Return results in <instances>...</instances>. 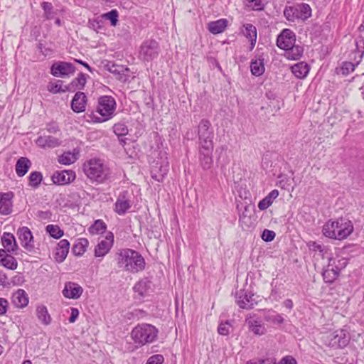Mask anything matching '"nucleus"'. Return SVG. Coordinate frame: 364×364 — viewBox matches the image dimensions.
I'll return each mask as SVG.
<instances>
[{
    "mask_svg": "<svg viewBox=\"0 0 364 364\" xmlns=\"http://www.w3.org/2000/svg\"><path fill=\"white\" fill-rule=\"evenodd\" d=\"M82 170L85 176L93 182L102 183L110 177V170L104 161L97 158L90 159L84 162Z\"/></svg>",
    "mask_w": 364,
    "mask_h": 364,
    "instance_id": "f257e3e1",
    "label": "nucleus"
},
{
    "mask_svg": "<svg viewBox=\"0 0 364 364\" xmlns=\"http://www.w3.org/2000/svg\"><path fill=\"white\" fill-rule=\"evenodd\" d=\"M117 263L119 267L132 273L144 270L146 264L144 257L138 252L131 249L120 251Z\"/></svg>",
    "mask_w": 364,
    "mask_h": 364,
    "instance_id": "f03ea898",
    "label": "nucleus"
},
{
    "mask_svg": "<svg viewBox=\"0 0 364 364\" xmlns=\"http://www.w3.org/2000/svg\"><path fill=\"white\" fill-rule=\"evenodd\" d=\"M116 101L112 96L104 95L98 98L95 112H92L89 117L94 123H102L114 116Z\"/></svg>",
    "mask_w": 364,
    "mask_h": 364,
    "instance_id": "7ed1b4c3",
    "label": "nucleus"
},
{
    "mask_svg": "<svg viewBox=\"0 0 364 364\" xmlns=\"http://www.w3.org/2000/svg\"><path fill=\"white\" fill-rule=\"evenodd\" d=\"M353 231L350 220L339 218L336 221H328L323 227V233L326 237L336 240H343Z\"/></svg>",
    "mask_w": 364,
    "mask_h": 364,
    "instance_id": "20e7f679",
    "label": "nucleus"
},
{
    "mask_svg": "<svg viewBox=\"0 0 364 364\" xmlns=\"http://www.w3.org/2000/svg\"><path fill=\"white\" fill-rule=\"evenodd\" d=\"M159 331L153 325L141 323L135 326L132 332L131 336L134 343L144 346L154 342L158 336Z\"/></svg>",
    "mask_w": 364,
    "mask_h": 364,
    "instance_id": "39448f33",
    "label": "nucleus"
},
{
    "mask_svg": "<svg viewBox=\"0 0 364 364\" xmlns=\"http://www.w3.org/2000/svg\"><path fill=\"white\" fill-rule=\"evenodd\" d=\"M346 264L344 259L329 258L328 264L322 273L324 282L326 283L333 282L338 277L340 271L346 267Z\"/></svg>",
    "mask_w": 364,
    "mask_h": 364,
    "instance_id": "423d86ee",
    "label": "nucleus"
},
{
    "mask_svg": "<svg viewBox=\"0 0 364 364\" xmlns=\"http://www.w3.org/2000/svg\"><path fill=\"white\" fill-rule=\"evenodd\" d=\"M349 341V333L344 329L336 330L326 336L324 339L326 345L335 349L346 347Z\"/></svg>",
    "mask_w": 364,
    "mask_h": 364,
    "instance_id": "0eeeda50",
    "label": "nucleus"
},
{
    "mask_svg": "<svg viewBox=\"0 0 364 364\" xmlns=\"http://www.w3.org/2000/svg\"><path fill=\"white\" fill-rule=\"evenodd\" d=\"M198 146H214V131L210 122L202 119L198 126Z\"/></svg>",
    "mask_w": 364,
    "mask_h": 364,
    "instance_id": "6e6552de",
    "label": "nucleus"
},
{
    "mask_svg": "<svg viewBox=\"0 0 364 364\" xmlns=\"http://www.w3.org/2000/svg\"><path fill=\"white\" fill-rule=\"evenodd\" d=\"M159 53V45L155 40H146L140 46L139 57L144 61H151Z\"/></svg>",
    "mask_w": 364,
    "mask_h": 364,
    "instance_id": "1a4fd4ad",
    "label": "nucleus"
},
{
    "mask_svg": "<svg viewBox=\"0 0 364 364\" xmlns=\"http://www.w3.org/2000/svg\"><path fill=\"white\" fill-rule=\"evenodd\" d=\"M235 301L240 309H251L257 304L258 296L245 289H240L235 292Z\"/></svg>",
    "mask_w": 364,
    "mask_h": 364,
    "instance_id": "9d476101",
    "label": "nucleus"
},
{
    "mask_svg": "<svg viewBox=\"0 0 364 364\" xmlns=\"http://www.w3.org/2000/svg\"><path fill=\"white\" fill-rule=\"evenodd\" d=\"M214 146H198V161L201 168L206 171L209 170L213 164V151Z\"/></svg>",
    "mask_w": 364,
    "mask_h": 364,
    "instance_id": "9b49d317",
    "label": "nucleus"
},
{
    "mask_svg": "<svg viewBox=\"0 0 364 364\" xmlns=\"http://www.w3.org/2000/svg\"><path fill=\"white\" fill-rule=\"evenodd\" d=\"M296 42V35L290 29L285 28L278 36L277 46L284 50L293 47Z\"/></svg>",
    "mask_w": 364,
    "mask_h": 364,
    "instance_id": "f8f14e48",
    "label": "nucleus"
},
{
    "mask_svg": "<svg viewBox=\"0 0 364 364\" xmlns=\"http://www.w3.org/2000/svg\"><path fill=\"white\" fill-rule=\"evenodd\" d=\"M75 68L70 63L58 62L50 68V73L55 77H65L75 73Z\"/></svg>",
    "mask_w": 364,
    "mask_h": 364,
    "instance_id": "ddd939ff",
    "label": "nucleus"
},
{
    "mask_svg": "<svg viewBox=\"0 0 364 364\" xmlns=\"http://www.w3.org/2000/svg\"><path fill=\"white\" fill-rule=\"evenodd\" d=\"M132 207V202L128 191L119 193L114 203V211L119 215H124Z\"/></svg>",
    "mask_w": 364,
    "mask_h": 364,
    "instance_id": "4468645a",
    "label": "nucleus"
},
{
    "mask_svg": "<svg viewBox=\"0 0 364 364\" xmlns=\"http://www.w3.org/2000/svg\"><path fill=\"white\" fill-rule=\"evenodd\" d=\"M18 238L23 248L31 252L34 249V240L31 231L28 227H22L18 230Z\"/></svg>",
    "mask_w": 364,
    "mask_h": 364,
    "instance_id": "2eb2a0df",
    "label": "nucleus"
},
{
    "mask_svg": "<svg viewBox=\"0 0 364 364\" xmlns=\"http://www.w3.org/2000/svg\"><path fill=\"white\" fill-rule=\"evenodd\" d=\"M169 170V163L166 159L161 164L156 162L151 169V174L152 178L156 181L161 182L164 180V177L167 175Z\"/></svg>",
    "mask_w": 364,
    "mask_h": 364,
    "instance_id": "dca6fc26",
    "label": "nucleus"
},
{
    "mask_svg": "<svg viewBox=\"0 0 364 364\" xmlns=\"http://www.w3.org/2000/svg\"><path fill=\"white\" fill-rule=\"evenodd\" d=\"M114 235L112 232H108L105 239L102 240L95 248V257H104L106 255L113 245Z\"/></svg>",
    "mask_w": 364,
    "mask_h": 364,
    "instance_id": "f3484780",
    "label": "nucleus"
},
{
    "mask_svg": "<svg viewBox=\"0 0 364 364\" xmlns=\"http://www.w3.org/2000/svg\"><path fill=\"white\" fill-rule=\"evenodd\" d=\"M14 193L11 191L0 193V214L10 215L13 211Z\"/></svg>",
    "mask_w": 364,
    "mask_h": 364,
    "instance_id": "a211bd4d",
    "label": "nucleus"
},
{
    "mask_svg": "<svg viewBox=\"0 0 364 364\" xmlns=\"http://www.w3.org/2000/svg\"><path fill=\"white\" fill-rule=\"evenodd\" d=\"M83 292V289L78 284L68 282L65 284L64 289L62 291L63 295L68 299H77Z\"/></svg>",
    "mask_w": 364,
    "mask_h": 364,
    "instance_id": "6ab92c4d",
    "label": "nucleus"
},
{
    "mask_svg": "<svg viewBox=\"0 0 364 364\" xmlns=\"http://www.w3.org/2000/svg\"><path fill=\"white\" fill-rule=\"evenodd\" d=\"M75 178V173L73 171H55L52 176V181L55 184L65 185L73 181Z\"/></svg>",
    "mask_w": 364,
    "mask_h": 364,
    "instance_id": "aec40b11",
    "label": "nucleus"
},
{
    "mask_svg": "<svg viewBox=\"0 0 364 364\" xmlns=\"http://www.w3.org/2000/svg\"><path fill=\"white\" fill-rule=\"evenodd\" d=\"M87 102L86 95L82 92H77L71 101L73 111L76 113L84 112L86 108Z\"/></svg>",
    "mask_w": 364,
    "mask_h": 364,
    "instance_id": "412c9836",
    "label": "nucleus"
},
{
    "mask_svg": "<svg viewBox=\"0 0 364 364\" xmlns=\"http://www.w3.org/2000/svg\"><path fill=\"white\" fill-rule=\"evenodd\" d=\"M245 322L248 326L249 330L255 335L262 336L266 333V328L260 320L250 316L246 318Z\"/></svg>",
    "mask_w": 364,
    "mask_h": 364,
    "instance_id": "4be33fe9",
    "label": "nucleus"
},
{
    "mask_svg": "<svg viewBox=\"0 0 364 364\" xmlns=\"http://www.w3.org/2000/svg\"><path fill=\"white\" fill-rule=\"evenodd\" d=\"M296 20L305 21L311 17V9L308 4L301 3L293 6Z\"/></svg>",
    "mask_w": 364,
    "mask_h": 364,
    "instance_id": "5701e85b",
    "label": "nucleus"
},
{
    "mask_svg": "<svg viewBox=\"0 0 364 364\" xmlns=\"http://www.w3.org/2000/svg\"><path fill=\"white\" fill-rule=\"evenodd\" d=\"M133 289L140 297H144L151 289V282L147 277L143 278L134 285Z\"/></svg>",
    "mask_w": 364,
    "mask_h": 364,
    "instance_id": "b1692460",
    "label": "nucleus"
},
{
    "mask_svg": "<svg viewBox=\"0 0 364 364\" xmlns=\"http://www.w3.org/2000/svg\"><path fill=\"white\" fill-rule=\"evenodd\" d=\"M70 249V242L68 240L63 239L61 240L57 245L56 252H55V260L58 262H63L69 252Z\"/></svg>",
    "mask_w": 364,
    "mask_h": 364,
    "instance_id": "393cba45",
    "label": "nucleus"
},
{
    "mask_svg": "<svg viewBox=\"0 0 364 364\" xmlns=\"http://www.w3.org/2000/svg\"><path fill=\"white\" fill-rule=\"evenodd\" d=\"M13 304L17 308H23L28 304V297L23 289H18L11 296Z\"/></svg>",
    "mask_w": 364,
    "mask_h": 364,
    "instance_id": "a878e982",
    "label": "nucleus"
},
{
    "mask_svg": "<svg viewBox=\"0 0 364 364\" xmlns=\"http://www.w3.org/2000/svg\"><path fill=\"white\" fill-rule=\"evenodd\" d=\"M2 245L8 252L14 253L18 249L15 237L10 232H4L1 236Z\"/></svg>",
    "mask_w": 364,
    "mask_h": 364,
    "instance_id": "bb28decb",
    "label": "nucleus"
},
{
    "mask_svg": "<svg viewBox=\"0 0 364 364\" xmlns=\"http://www.w3.org/2000/svg\"><path fill=\"white\" fill-rule=\"evenodd\" d=\"M36 144L41 148H54L60 145V141L52 136H40Z\"/></svg>",
    "mask_w": 364,
    "mask_h": 364,
    "instance_id": "cd10ccee",
    "label": "nucleus"
},
{
    "mask_svg": "<svg viewBox=\"0 0 364 364\" xmlns=\"http://www.w3.org/2000/svg\"><path fill=\"white\" fill-rule=\"evenodd\" d=\"M292 73L299 79L306 77L309 72V65L305 62H299L291 68Z\"/></svg>",
    "mask_w": 364,
    "mask_h": 364,
    "instance_id": "c85d7f7f",
    "label": "nucleus"
},
{
    "mask_svg": "<svg viewBox=\"0 0 364 364\" xmlns=\"http://www.w3.org/2000/svg\"><path fill=\"white\" fill-rule=\"evenodd\" d=\"M31 166V161L26 157H21L19 158L16 164L15 169L16 173L18 176L22 177L26 175V173L29 170Z\"/></svg>",
    "mask_w": 364,
    "mask_h": 364,
    "instance_id": "c756f323",
    "label": "nucleus"
},
{
    "mask_svg": "<svg viewBox=\"0 0 364 364\" xmlns=\"http://www.w3.org/2000/svg\"><path fill=\"white\" fill-rule=\"evenodd\" d=\"M228 25V21L221 18L215 21H210L208 25V31L213 34H218L223 33Z\"/></svg>",
    "mask_w": 364,
    "mask_h": 364,
    "instance_id": "7c9ffc66",
    "label": "nucleus"
},
{
    "mask_svg": "<svg viewBox=\"0 0 364 364\" xmlns=\"http://www.w3.org/2000/svg\"><path fill=\"white\" fill-rule=\"evenodd\" d=\"M279 191L277 189L272 190L267 196L261 200L258 203V208L260 210H264L267 209L274 202V200L278 197Z\"/></svg>",
    "mask_w": 364,
    "mask_h": 364,
    "instance_id": "2f4dec72",
    "label": "nucleus"
},
{
    "mask_svg": "<svg viewBox=\"0 0 364 364\" xmlns=\"http://www.w3.org/2000/svg\"><path fill=\"white\" fill-rule=\"evenodd\" d=\"M105 67L109 73L117 75L119 80H123V77L126 76L124 73L129 71L127 68H124L122 65H117L111 62H108Z\"/></svg>",
    "mask_w": 364,
    "mask_h": 364,
    "instance_id": "473e14b6",
    "label": "nucleus"
},
{
    "mask_svg": "<svg viewBox=\"0 0 364 364\" xmlns=\"http://www.w3.org/2000/svg\"><path fill=\"white\" fill-rule=\"evenodd\" d=\"M243 26L245 28L244 35L250 41V50H252L254 48L257 41V28L250 23L245 24Z\"/></svg>",
    "mask_w": 364,
    "mask_h": 364,
    "instance_id": "72a5a7b5",
    "label": "nucleus"
},
{
    "mask_svg": "<svg viewBox=\"0 0 364 364\" xmlns=\"http://www.w3.org/2000/svg\"><path fill=\"white\" fill-rule=\"evenodd\" d=\"M89 242L86 238H79L73 245L72 251L75 255L80 256L85 253Z\"/></svg>",
    "mask_w": 364,
    "mask_h": 364,
    "instance_id": "f704fd0d",
    "label": "nucleus"
},
{
    "mask_svg": "<svg viewBox=\"0 0 364 364\" xmlns=\"http://www.w3.org/2000/svg\"><path fill=\"white\" fill-rule=\"evenodd\" d=\"M87 79L85 74L80 73L68 86L70 88V92L76 90H82L85 85Z\"/></svg>",
    "mask_w": 364,
    "mask_h": 364,
    "instance_id": "c9c22d12",
    "label": "nucleus"
},
{
    "mask_svg": "<svg viewBox=\"0 0 364 364\" xmlns=\"http://www.w3.org/2000/svg\"><path fill=\"white\" fill-rule=\"evenodd\" d=\"M36 316L39 321L44 325H48L51 322V317L48 314L46 306L41 305L36 308Z\"/></svg>",
    "mask_w": 364,
    "mask_h": 364,
    "instance_id": "e433bc0d",
    "label": "nucleus"
},
{
    "mask_svg": "<svg viewBox=\"0 0 364 364\" xmlns=\"http://www.w3.org/2000/svg\"><path fill=\"white\" fill-rule=\"evenodd\" d=\"M251 73L253 75L260 76L264 72V59H256L250 64Z\"/></svg>",
    "mask_w": 364,
    "mask_h": 364,
    "instance_id": "4c0bfd02",
    "label": "nucleus"
},
{
    "mask_svg": "<svg viewBox=\"0 0 364 364\" xmlns=\"http://www.w3.org/2000/svg\"><path fill=\"white\" fill-rule=\"evenodd\" d=\"M47 89L53 94L70 92V88L68 85L63 87L61 80H58L55 82H49Z\"/></svg>",
    "mask_w": 364,
    "mask_h": 364,
    "instance_id": "58836bf2",
    "label": "nucleus"
},
{
    "mask_svg": "<svg viewBox=\"0 0 364 364\" xmlns=\"http://www.w3.org/2000/svg\"><path fill=\"white\" fill-rule=\"evenodd\" d=\"M285 55L289 60H297L299 59L303 54V48L299 46H293V47L289 48V50H286Z\"/></svg>",
    "mask_w": 364,
    "mask_h": 364,
    "instance_id": "ea45409f",
    "label": "nucleus"
},
{
    "mask_svg": "<svg viewBox=\"0 0 364 364\" xmlns=\"http://www.w3.org/2000/svg\"><path fill=\"white\" fill-rule=\"evenodd\" d=\"M43 180L42 173L39 171H33L28 176V185L31 187L36 188L39 186Z\"/></svg>",
    "mask_w": 364,
    "mask_h": 364,
    "instance_id": "a19ab883",
    "label": "nucleus"
},
{
    "mask_svg": "<svg viewBox=\"0 0 364 364\" xmlns=\"http://www.w3.org/2000/svg\"><path fill=\"white\" fill-rule=\"evenodd\" d=\"M77 160V156L70 151L65 152L58 157V162L63 165H70Z\"/></svg>",
    "mask_w": 364,
    "mask_h": 364,
    "instance_id": "79ce46f5",
    "label": "nucleus"
},
{
    "mask_svg": "<svg viewBox=\"0 0 364 364\" xmlns=\"http://www.w3.org/2000/svg\"><path fill=\"white\" fill-rule=\"evenodd\" d=\"M101 17L104 20L109 21L111 26H116L118 23L119 12L116 9H112L102 14Z\"/></svg>",
    "mask_w": 364,
    "mask_h": 364,
    "instance_id": "37998d69",
    "label": "nucleus"
},
{
    "mask_svg": "<svg viewBox=\"0 0 364 364\" xmlns=\"http://www.w3.org/2000/svg\"><path fill=\"white\" fill-rule=\"evenodd\" d=\"M107 229L106 224L102 220H97L89 228V232L92 235L104 232Z\"/></svg>",
    "mask_w": 364,
    "mask_h": 364,
    "instance_id": "c03bdc74",
    "label": "nucleus"
},
{
    "mask_svg": "<svg viewBox=\"0 0 364 364\" xmlns=\"http://www.w3.org/2000/svg\"><path fill=\"white\" fill-rule=\"evenodd\" d=\"M264 320L267 322H269L274 324H281L284 321L283 316L274 311L270 312V311H268V313L264 316Z\"/></svg>",
    "mask_w": 364,
    "mask_h": 364,
    "instance_id": "a18cd8bd",
    "label": "nucleus"
},
{
    "mask_svg": "<svg viewBox=\"0 0 364 364\" xmlns=\"http://www.w3.org/2000/svg\"><path fill=\"white\" fill-rule=\"evenodd\" d=\"M355 49L354 50L355 54L358 55V59L356 60V65H358L364 55V40L360 37L355 41Z\"/></svg>",
    "mask_w": 364,
    "mask_h": 364,
    "instance_id": "49530a36",
    "label": "nucleus"
},
{
    "mask_svg": "<svg viewBox=\"0 0 364 364\" xmlns=\"http://www.w3.org/2000/svg\"><path fill=\"white\" fill-rule=\"evenodd\" d=\"M46 230L55 239H59L64 235L63 230H62L59 226L55 225H48L46 228Z\"/></svg>",
    "mask_w": 364,
    "mask_h": 364,
    "instance_id": "de8ad7c7",
    "label": "nucleus"
},
{
    "mask_svg": "<svg viewBox=\"0 0 364 364\" xmlns=\"http://www.w3.org/2000/svg\"><path fill=\"white\" fill-rule=\"evenodd\" d=\"M113 132L118 136H124L128 134L129 129L124 122H118L113 126Z\"/></svg>",
    "mask_w": 364,
    "mask_h": 364,
    "instance_id": "09e8293b",
    "label": "nucleus"
},
{
    "mask_svg": "<svg viewBox=\"0 0 364 364\" xmlns=\"http://www.w3.org/2000/svg\"><path fill=\"white\" fill-rule=\"evenodd\" d=\"M1 264L7 269L14 270L16 269L18 262L14 257L8 254L7 256L4 257Z\"/></svg>",
    "mask_w": 364,
    "mask_h": 364,
    "instance_id": "8fccbe9b",
    "label": "nucleus"
},
{
    "mask_svg": "<svg viewBox=\"0 0 364 364\" xmlns=\"http://www.w3.org/2000/svg\"><path fill=\"white\" fill-rule=\"evenodd\" d=\"M41 7L44 11L46 18L47 19H51L53 18V5L50 2H43Z\"/></svg>",
    "mask_w": 364,
    "mask_h": 364,
    "instance_id": "3c124183",
    "label": "nucleus"
},
{
    "mask_svg": "<svg viewBox=\"0 0 364 364\" xmlns=\"http://www.w3.org/2000/svg\"><path fill=\"white\" fill-rule=\"evenodd\" d=\"M247 6L253 10L260 11L264 8L262 0H247Z\"/></svg>",
    "mask_w": 364,
    "mask_h": 364,
    "instance_id": "603ef678",
    "label": "nucleus"
},
{
    "mask_svg": "<svg viewBox=\"0 0 364 364\" xmlns=\"http://www.w3.org/2000/svg\"><path fill=\"white\" fill-rule=\"evenodd\" d=\"M230 326L231 325L229 321H226L225 323H221L218 328V333L223 336H228L230 333Z\"/></svg>",
    "mask_w": 364,
    "mask_h": 364,
    "instance_id": "864d4df0",
    "label": "nucleus"
},
{
    "mask_svg": "<svg viewBox=\"0 0 364 364\" xmlns=\"http://www.w3.org/2000/svg\"><path fill=\"white\" fill-rule=\"evenodd\" d=\"M357 65L351 62H344L342 65L341 70L344 75H348L355 70Z\"/></svg>",
    "mask_w": 364,
    "mask_h": 364,
    "instance_id": "5fc2aeb1",
    "label": "nucleus"
},
{
    "mask_svg": "<svg viewBox=\"0 0 364 364\" xmlns=\"http://www.w3.org/2000/svg\"><path fill=\"white\" fill-rule=\"evenodd\" d=\"M164 361V358L161 354H156L151 355L147 360L146 364H162Z\"/></svg>",
    "mask_w": 364,
    "mask_h": 364,
    "instance_id": "6e6d98bb",
    "label": "nucleus"
},
{
    "mask_svg": "<svg viewBox=\"0 0 364 364\" xmlns=\"http://www.w3.org/2000/svg\"><path fill=\"white\" fill-rule=\"evenodd\" d=\"M284 15L289 21H294L296 20L293 6L286 7L284 11Z\"/></svg>",
    "mask_w": 364,
    "mask_h": 364,
    "instance_id": "4d7b16f0",
    "label": "nucleus"
},
{
    "mask_svg": "<svg viewBox=\"0 0 364 364\" xmlns=\"http://www.w3.org/2000/svg\"><path fill=\"white\" fill-rule=\"evenodd\" d=\"M276 236L274 231L265 229L262 234V239L265 242L272 241Z\"/></svg>",
    "mask_w": 364,
    "mask_h": 364,
    "instance_id": "13d9d810",
    "label": "nucleus"
},
{
    "mask_svg": "<svg viewBox=\"0 0 364 364\" xmlns=\"http://www.w3.org/2000/svg\"><path fill=\"white\" fill-rule=\"evenodd\" d=\"M9 307V301L4 298H0V316L6 314Z\"/></svg>",
    "mask_w": 364,
    "mask_h": 364,
    "instance_id": "bf43d9fd",
    "label": "nucleus"
},
{
    "mask_svg": "<svg viewBox=\"0 0 364 364\" xmlns=\"http://www.w3.org/2000/svg\"><path fill=\"white\" fill-rule=\"evenodd\" d=\"M276 364H297V362L294 358L291 355L284 357L279 363Z\"/></svg>",
    "mask_w": 364,
    "mask_h": 364,
    "instance_id": "052dcab7",
    "label": "nucleus"
},
{
    "mask_svg": "<svg viewBox=\"0 0 364 364\" xmlns=\"http://www.w3.org/2000/svg\"><path fill=\"white\" fill-rule=\"evenodd\" d=\"M46 129L50 133L55 134L59 131V127L56 122H53L46 125Z\"/></svg>",
    "mask_w": 364,
    "mask_h": 364,
    "instance_id": "680f3d73",
    "label": "nucleus"
},
{
    "mask_svg": "<svg viewBox=\"0 0 364 364\" xmlns=\"http://www.w3.org/2000/svg\"><path fill=\"white\" fill-rule=\"evenodd\" d=\"M71 314L69 318L70 323H74L79 316V310L77 308L72 307L70 309Z\"/></svg>",
    "mask_w": 364,
    "mask_h": 364,
    "instance_id": "e2e57ef3",
    "label": "nucleus"
},
{
    "mask_svg": "<svg viewBox=\"0 0 364 364\" xmlns=\"http://www.w3.org/2000/svg\"><path fill=\"white\" fill-rule=\"evenodd\" d=\"M248 208H249L248 206H245V210L242 213V214L240 215L239 221L242 224L246 223L247 215H246L245 212H247L248 210Z\"/></svg>",
    "mask_w": 364,
    "mask_h": 364,
    "instance_id": "0e129e2a",
    "label": "nucleus"
},
{
    "mask_svg": "<svg viewBox=\"0 0 364 364\" xmlns=\"http://www.w3.org/2000/svg\"><path fill=\"white\" fill-rule=\"evenodd\" d=\"M256 364H276L275 359L267 358L265 360H259Z\"/></svg>",
    "mask_w": 364,
    "mask_h": 364,
    "instance_id": "69168bd1",
    "label": "nucleus"
},
{
    "mask_svg": "<svg viewBox=\"0 0 364 364\" xmlns=\"http://www.w3.org/2000/svg\"><path fill=\"white\" fill-rule=\"evenodd\" d=\"M8 283L6 275L0 270V285H6Z\"/></svg>",
    "mask_w": 364,
    "mask_h": 364,
    "instance_id": "338daca9",
    "label": "nucleus"
},
{
    "mask_svg": "<svg viewBox=\"0 0 364 364\" xmlns=\"http://www.w3.org/2000/svg\"><path fill=\"white\" fill-rule=\"evenodd\" d=\"M50 215L51 213L50 211H40L38 213V216L42 219L50 218Z\"/></svg>",
    "mask_w": 364,
    "mask_h": 364,
    "instance_id": "774afa93",
    "label": "nucleus"
}]
</instances>
